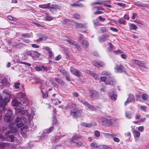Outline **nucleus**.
Returning <instances> with one entry per match:
<instances>
[{
	"instance_id": "f257e3e1",
	"label": "nucleus",
	"mask_w": 149,
	"mask_h": 149,
	"mask_svg": "<svg viewBox=\"0 0 149 149\" xmlns=\"http://www.w3.org/2000/svg\"><path fill=\"white\" fill-rule=\"evenodd\" d=\"M26 111V112H25L24 111L20 108H17L16 110L15 113L17 116V117L15 119V123L11 125H10L8 127L10 129L8 132H5L6 136L10 133L16 132L17 130V129L16 127L18 128L20 127L27 121L26 118L24 116H22L20 118L18 116L26 113L27 116L28 121H30L33 119L34 114V110L31 108H28Z\"/></svg>"
},
{
	"instance_id": "f03ea898",
	"label": "nucleus",
	"mask_w": 149,
	"mask_h": 149,
	"mask_svg": "<svg viewBox=\"0 0 149 149\" xmlns=\"http://www.w3.org/2000/svg\"><path fill=\"white\" fill-rule=\"evenodd\" d=\"M99 121H101L102 125L106 126H109L114 123L115 120L109 117L99 116L98 117Z\"/></svg>"
},
{
	"instance_id": "7ed1b4c3",
	"label": "nucleus",
	"mask_w": 149,
	"mask_h": 149,
	"mask_svg": "<svg viewBox=\"0 0 149 149\" xmlns=\"http://www.w3.org/2000/svg\"><path fill=\"white\" fill-rule=\"evenodd\" d=\"M17 96L21 100L22 104L25 105L27 106L29 103V100L27 98L26 95L25 93L19 92L17 94Z\"/></svg>"
},
{
	"instance_id": "20e7f679",
	"label": "nucleus",
	"mask_w": 149,
	"mask_h": 149,
	"mask_svg": "<svg viewBox=\"0 0 149 149\" xmlns=\"http://www.w3.org/2000/svg\"><path fill=\"white\" fill-rule=\"evenodd\" d=\"M12 111L9 109H7V112L6 113L4 117V120L5 121L7 122H11L15 118L12 116Z\"/></svg>"
},
{
	"instance_id": "39448f33",
	"label": "nucleus",
	"mask_w": 149,
	"mask_h": 149,
	"mask_svg": "<svg viewBox=\"0 0 149 149\" xmlns=\"http://www.w3.org/2000/svg\"><path fill=\"white\" fill-rule=\"evenodd\" d=\"M12 105L14 107H19L22 109H24L26 107V106L25 104H22L21 102H18L16 99H14L12 101Z\"/></svg>"
},
{
	"instance_id": "423d86ee",
	"label": "nucleus",
	"mask_w": 149,
	"mask_h": 149,
	"mask_svg": "<svg viewBox=\"0 0 149 149\" xmlns=\"http://www.w3.org/2000/svg\"><path fill=\"white\" fill-rule=\"evenodd\" d=\"M50 11L52 13H54L57 10H61L62 8L60 6L57 4L52 5L49 8Z\"/></svg>"
},
{
	"instance_id": "0eeeda50",
	"label": "nucleus",
	"mask_w": 149,
	"mask_h": 149,
	"mask_svg": "<svg viewBox=\"0 0 149 149\" xmlns=\"http://www.w3.org/2000/svg\"><path fill=\"white\" fill-rule=\"evenodd\" d=\"M9 99L7 97L3 98L0 95V107L2 106H6L7 104L9 102Z\"/></svg>"
},
{
	"instance_id": "6e6552de",
	"label": "nucleus",
	"mask_w": 149,
	"mask_h": 149,
	"mask_svg": "<svg viewBox=\"0 0 149 149\" xmlns=\"http://www.w3.org/2000/svg\"><path fill=\"white\" fill-rule=\"evenodd\" d=\"M90 92V97L92 100L97 99L99 97V95L97 92L95 91H91Z\"/></svg>"
},
{
	"instance_id": "1a4fd4ad",
	"label": "nucleus",
	"mask_w": 149,
	"mask_h": 149,
	"mask_svg": "<svg viewBox=\"0 0 149 149\" xmlns=\"http://www.w3.org/2000/svg\"><path fill=\"white\" fill-rule=\"evenodd\" d=\"M115 71L116 72L119 73L124 71V69L121 65H117L114 68Z\"/></svg>"
},
{
	"instance_id": "9d476101",
	"label": "nucleus",
	"mask_w": 149,
	"mask_h": 149,
	"mask_svg": "<svg viewBox=\"0 0 149 149\" xmlns=\"http://www.w3.org/2000/svg\"><path fill=\"white\" fill-rule=\"evenodd\" d=\"M132 62L138 65L146 67V63L143 61H140L138 60L133 59L132 61Z\"/></svg>"
},
{
	"instance_id": "9b49d317",
	"label": "nucleus",
	"mask_w": 149,
	"mask_h": 149,
	"mask_svg": "<svg viewBox=\"0 0 149 149\" xmlns=\"http://www.w3.org/2000/svg\"><path fill=\"white\" fill-rule=\"evenodd\" d=\"M65 109H70L71 112L76 109V106L75 104L70 103L65 107Z\"/></svg>"
},
{
	"instance_id": "f8f14e48",
	"label": "nucleus",
	"mask_w": 149,
	"mask_h": 149,
	"mask_svg": "<svg viewBox=\"0 0 149 149\" xmlns=\"http://www.w3.org/2000/svg\"><path fill=\"white\" fill-rule=\"evenodd\" d=\"M64 38H64V40H66L67 42H69L71 44H72L73 45H75V47L77 49L79 48V45L77 44L75 41L72 40L71 39L67 38V37H66L65 36L64 37Z\"/></svg>"
},
{
	"instance_id": "ddd939ff",
	"label": "nucleus",
	"mask_w": 149,
	"mask_h": 149,
	"mask_svg": "<svg viewBox=\"0 0 149 149\" xmlns=\"http://www.w3.org/2000/svg\"><path fill=\"white\" fill-rule=\"evenodd\" d=\"M81 125L82 126L86 127H95L96 126V124L95 122H92L90 123H81Z\"/></svg>"
},
{
	"instance_id": "4468645a",
	"label": "nucleus",
	"mask_w": 149,
	"mask_h": 149,
	"mask_svg": "<svg viewBox=\"0 0 149 149\" xmlns=\"http://www.w3.org/2000/svg\"><path fill=\"white\" fill-rule=\"evenodd\" d=\"M70 114L73 117L76 118L80 116L81 115V112L78 110H76L72 112L71 111L70 113Z\"/></svg>"
},
{
	"instance_id": "2eb2a0df",
	"label": "nucleus",
	"mask_w": 149,
	"mask_h": 149,
	"mask_svg": "<svg viewBox=\"0 0 149 149\" xmlns=\"http://www.w3.org/2000/svg\"><path fill=\"white\" fill-rule=\"evenodd\" d=\"M114 89L111 90L108 92V93L109 95L110 96V97L111 99L114 100H116V95L113 94L112 95H111L112 93H114Z\"/></svg>"
},
{
	"instance_id": "dca6fc26",
	"label": "nucleus",
	"mask_w": 149,
	"mask_h": 149,
	"mask_svg": "<svg viewBox=\"0 0 149 149\" xmlns=\"http://www.w3.org/2000/svg\"><path fill=\"white\" fill-rule=\"evenodd\" d=\"M93 64L94 66L97 67H102L104 65V63L101 62H97L96 61H94L93 62Z\"/></svg>"
},
{
	"instance_id": "f3484780",
	"label": "nucleus",
	"mask_w": 149,
	"mask_h": 149,
	"mask_svg": "<svg viewBox=\"0 0 149 149\" xmlns=\"http://www.w3.org/2000/svg\"><path fill=\"white\" fill-rule=\"evenodd\" d=\"M109 37L108 35H103L98 38V40L100 42H103L105 41Z\"/></svg>"
},
{
	"instance_id": "a211bd4d",
	"label": "nucleus",
	"mask_w": 149,
	"mask_h": 149,
	"mask_svg": "<svg viewBox=\"0 0 149 149\" xmlns=\"http://www.w3.org/2000/svg\"><path fill=\"white\" fill-rule=\"evenodd\" d=\"M1 84V86L3 87L8 86L10 84L7 81V79L5 78L3 79L0 81Z\"/></svg>"
},
{
	"instance_id": "6ab92c4d",
	"label": "nucleus",
	"mask_w": 149,
	"mask_h": 149,
	"mask_svg": "<svg viewBox=\"0 0 149 149\" xmlns=\"http://www.w3.org/2000/svg\"><path fill=\"white\" fill-rule=\"evenodd\" d=\"M87 73L91 74L92 76L93 77L94 79L96 80H99V77L98 75L95 73H93L92 72L88 70L86 72Z\"/></svg>"
},
{
	"instance_id": "aec40b11",
	"label": "nucleus",
	"mask_w": 149,
	"mask_h": 149,
	"mask_svg": "<svg viewBox=\"0 0 149 149\" xmlns=\"http://www.w3.org/2000/svg\"><path fill=\"white\" fill-rule=\"evenodd\" d=\"M129 25L130 30H134L138 29L137 26L134 24L129 23Z\"/></svg>"
},
{
	"instance_id": "412c9836",
	"label": "nucleus",
	"mask_w": 149,
	"mask_h": 149,
	"mask_svg": "<svg viewBox=\"0 0 149 149\" xmlns=\"http://www.w3.org/2000/svg\"><path fill=\"white\" fill-rule=\"evenodd\" d=\"M6 138L7 140L8 141L10 142H13L14 141L15 137L13 135L11 134L8 135L7 136Z\"/></svg>"
},
{
	"instance_id": "4be33fe9",
	"label": "nucleus",
	"mask_w": 149,
	"mask_h": 149,
	"mask_svg": "<svg viewBox=\"0 0 149 149\" xmlns=\"http://www.w3.org/2000/svg\"><path fill=\"white\" fill-rule=\"evenodd\" d=\"M134 4L137 6L143 7H146L147 6L146 4L141 2H135Z\"/></svg>"
},
{
	"instance_id": "5701e85b",
	"label": "nucleus",
	"mask_w": 149,
	"mask_h": 149,
	"mask_svg": "<svg viewBox=\"0 0 149 149\" xmlns=\"http://www.w3.org/2000/svg\"><path fill=\"white\" fill-rule=\"evenodd\" d=\"M80 138V136L78 135H74L71 140V142L75 143V140Z\"/></svg>"
},
{
	"instance_id": "b1692460",
	"label": "nucleus",
	"mask_w": 149,
	"mask_h": 149,
	"mask_svg": "<svg viewBox=\"0 0 149 149\" xmlns=\"http://www.w3.org/2000/svg\"><path fill=\"white\" fill-rule=\"evenodd\" d=\"M45 49L48 51L49 56L51 57L52 56L53 54L52 52L51 51V49L49 47H45Z\"/></svg>"
},
{
	"instance_id": "393cba45",
	"label": "nucleus",
	"mask_w": 149,
	"mask_h": 149,
	"mask_svg": "<svg viewBox=\"0 0 149 149\" xmlns=\"http://www.w3.org/2000/svg\"><path fill=\"white\" fill-rule=\"evenodd\" d=\"M105 1H102V0H98L96 1L95 2L93 3H91V5H101V4H103L104 3V2H105Z\"/></svg>"
},
{
	"instance_id": "a878e982",
	"label": "nucleus",
	"mask_w": 149,
	"mask_h": 149,
	"mask_svg": "<svg viewBox=\"0 0 149 149\" xmlns=\"http://www.w3.org/2000/svg\"><path fill=\"white\" fill-rule=\"evenodd\" d=\"M86 107L88 108L89 109L91 110L92 111H95L96 110V109L95 107H93L92 105H91L88 103Z\"/></svg>"
},
{
	"instance_id": "bb28decb",
	"label": "nucleus",
	"mask_w": 149,
	"mask_h": 149,
	"mask_svg": "<svg viewBox=\"0 0 149 149\" xmlns=\"http://www.w3.org/2000/svg\"><path fill=\"white\" fill-rule=\"evenodd\" d=\"M133 134L134 137H139L140 135V133L137 130H134L133 132Z\"/></svg>"
},
{
	"instance_id": "cd10ccee",
	"label": "nucleus",
	"mask_w": 149,
	"mask_h": 149,
	"mask_svg": "<svg viewBox=\"0 0 149 149\" xmlns=\"http://www.w3.org/2000/svg\"><path fill=\"white\" fill-rule=\"evenodd\" d=\"M135 100L134 97L133 95H129V97L128 98L127 100L126 101V103L127 102V101L132 102L133 101H134Z\"/></svg>"
},
{
	"instance_id": "c85d7f7f",
	"label": "nucleus",
	"mask_w": 149,
	"mask_h": 149,
	"mask_svg": "<svg viewBox=\"0 0 149 149\" xmlns=\"http://www.w3.org/2000/svg\"><path fill=\"white\" fill-rule=\"evenodd\" d=\"M55 79L56 81L58 83L61 85H64L65 84V82H64L62 79L58 77H56L55 78Z\"/></svg>"
},
{
	"instance_id": "c756f323",
	"label": "nucleus",
	"mask_w": 149,
	"mask_h": 149,
	"mask_svg": "<svg viewBox=\"0 0 149 149\" xmlns=\"http://www.w3.org/2000/svg\"><path fill=\"white\" fill-rule=\"evenodd\" d=\"M76 26L77 27H79L80 28H85L87 27L86 24L79 23H76Z\"/></svg>"
},
{
	"instance_id": "7c9ffc66",
	"label": "nucleus",
	"mask_w": 149,
	"mask_h": 149,
	"mask_svg": "<svg viewBox=\"0 0 149 149\" xmlns=\"http://www.w3.org/2000/svg\"><path fill=\"white\" fill-rule=\"evenodd\" d=\"M110 81H107L106 83V84H109L111 85H113L115 83V81L112 79L110 77Z\"/></svg>"
},
{
	"instance_id": "2f4dec72",
	"label": "nucleus",
	"mask_w": 149,
	"mask_h": 149,
	"mask_svg": "<svg viewBox=\"0 0 149 149\" xmlns=\"http://www.w3.org/2000/svg\"><path fill=\"white\" fill-rule=\"evenodd\" d=\"M26 128L21 129V134L22 135V136H23V137L24 138H26V133L24 132H25L26 133Z\"/></svg>"
},
{
	"instance_id": "473e14b6",
	"label": "nucleus",
	"mask_w": 149,
	"mask_h": 149,
	"mask_svg": "<svg viewBox=\"0 0 149 149\" xmlns=\"http://www.w3.org/2000/svg\"><path fill=\"white\" fill-rule=\"evenodd\" d=\"M47 38V37L45 36L42 35L41 38H40L39 39H38L37 40V41L38 42H41L43 41H45L46 40Z\"/></svg>"
},
{
	"instance_id": "72a5a7b5",
	"label": "nucleus",
	"mask_w": 149,
	"mask_h": 149,
	"mask_svg": "<svg viewBox=\"0 0 149 149\" xmlns=\"http://www.w3.org/2000/svg\"><path fill=\"white\" fill-rule=\"evenodd\" d=\"M40 89L41 90V92L42 94L43 98H46L47 97L48 95L47 93H44L43 92V91H42V89L44 88L43 87H42V86L41 85L40 87Z\"/></svg>"
},
{
	"instance_id": "f704fd0d",
	"label": "nucleus",
	"mask_w": 149,
	"mask_h": 149,
	"mask_svg": "<svg viewBox=\"0 0 149 149\" xmlns=\"http://www.w3.org/2000/svg\"><path fill=\"white\" fill-rule=\"evenodd\" d=\"M104 136L107 138H111L115 136L113 134H110L109 133H104Z\"/></svg>"
},
{
	"instance_id": "c9c22d12",
	"label": "nucleus",
	"mask_w": 149,
	"mask_h": 149,
	"mask_svg": "<svg viewBox=\"0 0 149 149\" xmlns=\"http://www.w3.org/2000/svg\"><path fill=\"white\" fill-rule=\"evenodd\" d=\"M81 44L84 47H87L89 45L88 42L86 40H83L81 42Z\"/></svg>"
},
{
	"instance_id": "e433bc0d",
	"label": "nucleus",
	"mask_w": 149,
	"mask_h": 149,
	"mask_svg": "<svg viewBox=\"0 0 149 149\" xmlns=\"http://www.w3.org/2000/svg\"><path fill=\"white\" fill-rule=\"evenodd\" d=\"M40 79L38 78H36L35 79H33L32 80V82L34 84H36L40 81Z\"/></svg>"
},
{
	"instance_id": "4c0bfd02",
	"label": "nucleus",
	"mask_w": 149,
	"mask_h": 149,
	"mask_svg": "<svg viewBox=\"0 0 149 149\" xmlns=\"http://www.w3.org/2000/svg\"><path fill=\"white\" fill-rule=\"evenodd\" d=\"M46 17L45 19L46 20L50 21L53 19V18L48 14L46 13Z\"/></svg>"
},
{
	"instance_id": "58836bf2",
	"label": "nucleus",
	"mask_w": 149,
	"mask_h": 149,
	"mask_svg": "<svg viewBox=\"0 0 149 149\" xmlns=\"http://www.w3.org/2000/svg\"><path fill=\"white\" fill-rule=\"evenodd\" d=\"M102 75H106L108 77H109L110 76V73L107 71H104L102 72Z\"/></svg>"
},
{
	"instance_id": "ea45409f",
	"label": "nucleus",
	"mask_w": 149,
	"mask_h": 149,
	"mask_svg": "<svg viewBox=\"0 0 149 149\" xmlns=\"http://www.w3.org/2000/svg\"><path fill=\"white\" fill-rule=\"evenodd\" d=\"M126 21L123 18H121L118 20V22L120 24H125Z\"/></svg>"
},
{
	"instance_id": "a19ab883",
	"label": "nucleus",
	"mask_w": 149,
	"mask_h": 149,
	"mask_svg": "<svg viewBox=\"0 0 149 149\" xmlns=\"http://www.w3.org/2000/svg\"><path fill=\"white\" fill-rule=\"evenodd\" d=\"M141 97L143 100H146L148 99V96L146 94H143L142 95Z\"/></svg>"
},
{
	"instance_id": "79ce46f5",
	"label": "nucleus",
	"mask_w": 149,
	"mask_h": 149,
	"mask_svg": "<svg viewBox=\"0 0 149 149\" xmlns=\"http://www.w3.org/2000/svg\"><path fill=\"white\" fill-rule=\"evenodd\" d=\"M53 129V127H51L49 128L46 130L45 131V132L46 133H49L51 132Z\"/></svg>"
},
{
	"instance_id": "37998d69",
	"label": "nucleus",
	"mask_w": 149,
	"mask_h": 149,
	"mask_svg": "<svg viewBox=\"0 0 149 149\" xmlns=\"http://www.w3.org/2000/svg\"><path fill=\"white\" fill-rule=\"evenodd\" d=\"M77 69L73 67H71L70 68V70L72 73L74 74V73L76 72V71H77Z\"/></svg>"
},
{
	"instance_id": "c03bdc74",
	"label": "nucleus",
	"mask_w": 149,
	"mask_h": 149,
	"mask_svg": "<svg viewBox=\"0 0 149 149\" xmlns=\"http://www.w3.org/2000/svg\"><path fill=\"white\" fill-rule=\"evenodd\" d=\"M125 116L127 118L130 119L132 117L131 113L130 112H126L125 113Z\"/></svg>"
},
{
	"instance_id": "a18cd8bd",
	"label": "nucleus",
	"mask_w": 149,
	"mask_h": 149,
	"mask_svg": "<svg viewBox=\"0 0 149 149\" xmlns=\"http://www.w3.org/2000/svg\"><path fill=\"white\" fill-rule=\"evenodd\" d=\"M59 72L62 74V75H64L65 74H66L67 73L65 70L63 69H61L59 70Z\"/></svg>"
},
{
	"instance_id": "49530a36",
	"label": "nucleus",
	"mask_w": 149,
	"mask_h": 149,
	"mask_svg": "<svg viewBox=\"0 0 149 149\" xmlns=\"http://www.w3.org/2000/svg\"><path fill=\"white\" fill-rule=\"evenodd\" d=\"M147 107L145 106H141L140 107V109L141 110L145 112L146 111V109Z\"/></svg>"
},
{
	"instance_id": "de8ad7c7",
	"label": "nucleus",
	"mask_w": 149,
	"mask_h": 149,
	"mask_svg": "<svg viewBox=\"0 0 149 149\" xmlns=\"http://www.w3.org/2000/svg\"><path fill=\"white\" fill-rule=\"evenodd\" d=\"M74 75L77 77H79L81 76V73L78 70H77Z\"/></svg>"
},
{
	"instance_id": "09e8293b",
	"label": "nucleus",
	"mask_w": 149,
	"mask_h": 149,
	"mask_svg": "<svg viewBox=\"0 0 149 149\" xmlns=\"http://www.w3.org/2000/svg\"><path fill=\"white\" fill-rule=\"evenodd\" d=\"M52 103L54 105H56L58 104L57 102V100H56V99H52Z\"/></svg>"
},
{
	"instance_id": "8fccbe9b",
	"label": "nucleus",
	"mask_w": 149,
	"mask_h": 149,
	"mask_svg": "<svg viewBox=\"0 0 149 149\" xmlns=\"http://www.w3.org/2000/svg\"><path fill=\"white\" fill-rule=\"evenodd\" d=\"M7 145V144L3 142L0 143V148H3Z\"/></svg>"
},
{
	"instance_id": "3c124183",
	"label": "nucleus",
	"mask_w": 149,
	"mask_h": 149,
	"mask_svg": "<svg viewBox=\"0 0 149 149\" xmlns=\"http://www.w3.org/2000/svg\"><path fill=\"white\" fill-rule=\"evenodd\" d=\"M22 36L24 37L29 38L31 37L29 33L22 34Z\"/></svg>"
},
{
	"instance_id": "603ef678",
	"label": "nucleus",
	"mask_w": 149,
	"mask_h": 149,
	"mask_svg": "<svg viewBox=\"0 0 149 149\" xmlns=\"http://www.w3.org/2000/svg\"><path fill=\"white\" fill-rule=\"evenodd\" d=\"M39 7L40 8H47L48 7L47 5L44 4V5H39Z\"/></svg>"
},
{
	"instance_id": "864d4df0",
	"label": "nucleus",
	"mask_w": 149,
	"mask_h": 149,
	"mask_svg": "<svg viewBox=\"0 0 149 149\" xmlns=\"http://www.w3.org/2000/svg\"><path fill=\"white\" fill-rule=\"evenodd\" d=\"M73 17L75 19H79L80 18V16L78 14H74L73 15Z\"/></svg>"
},
{
	"instance_id": "5fc2aeb1",
	"label": "nucleus",
	"mask_w": 149,
	"mask_h": 149,
	"mask_svg": "<svg viewBox=\"0 0 149 149\" xmlns=\"http://www.w3.org/2000/svg\"><path fill=\"white\" fill-rule=\"evenodd\" d=\"M109 47L108 48V49L109 51H111L112 50V45L111 43H109Z\"/></svg>"
},
{
	"instance_id": "6e6d98bb",
	"label": "nucleus",
	"mask_w": 149,
	"mask_h": 149,
	"mask_svg": "<svg viewBox=\"0 0 149 149\" xmlns=\"http://www.w3.org/2000/svg\"><path fill=\"white\" fill-rule=\"evenodd\" d=\"M134 22L136 23L139 24L141 25H143V23L139 20H135L134 21Z\"/></svg>"
},
{
	"instance_id": "4d7b16f0",
	"label": "nucleus",
	"mask_w": 149,
	"mask_h": 149,
	"mask_svg": "<svg viewBox=\"0 0 149 149\" xmlns=\"http://www.w3.org/2000/svg\"><path fill=\"white\" fill-rule=\"evenodd\" d=\"M144 128L142 126L139 127L138 128V130L141 132H143L144 131Z\"/></svg>"
},
{
	"instance_id": "13d9d810",
	"label": "nucleus",
	"mask_w": 149,
	"mask_h": 149,
	"mask_svg": "<svg viewBox=\"0 0 149 149\" xmlns=\"http://www.w3.org/2000/svg\"><path fill=\"white\" fill-rule=\"evenodd\" d=\"M65 78L68 81H70V75L68 74L67 73L65 76Z\"/></svg>"
},
{
	"instance_id": "bf43d9fd",
	"label": "nucleus",
	"mask_w": 149,
	"mask_h": 149,
	"mask_svg": "<svg viewBox=\"0 0 149 149\" xmlns=\"http://www.w3.org/2000/svg\"><path fill=\"white\" fill-rule=\"evenodd\" d=\"M107 78V77L106 76L101 77L100 78V80L102 81H105Z\"/></svg>"
},
{
	"instance_id": "052dcab7",
	"label": "nucleus",
	"mask_w": 149,
	"mask_h": 149,
	"mask_svg": "<svg viewBox=\"0 0 149 149\" xmlns=\"http://www.w3.org/2000/svg\"><path fill=\"white\" fill-rule=\"evenodd\" d=\"M20 83H16L15 84L14 87L17 89H18L19 88Z\"/></svg>"
},
{
	"instance_id": "680f3d73",
	"label": "nucleus",
	"mask_w": 149,
	"mask_h": 149,
	"mask_svg": "<svg viewBox=\"0 0 149 149\" xmlns=\"http://www.w3.org/2000/svg\"><path fill=\"white\" fill-rule=\"evenodd\" d=\"M57 119L54 116L53 117V124H55L57 122Z\"/></svg>"
},
{
	"instance_id": "e2e57ef3",
	"label": "nucleus",
	"mask_w": 149,
	"mask_h": 149,
	"mask_svg": "<svg viewBox=\"0 0 149 149\" xmlns=\"http://www.w3.org/2000/svg\"><path fill=\"white\" fill-rule=\"evenodd\" d=\"M117 5L123 7H124L125 6V3H118L117 4Z\"/></svg>"
},
{
	"instance_id": "0e129e2a",
	"label": "nucleus",
	"mask_w": 149,
	"mask_h": 149,
	"mask_svg": "<svg viewBox=\"0 0 149 149\" xmlns=\"http://www.w3.org/2000/svg\"><path fill=\"white\" fill-rule=\"evenodd\" d=\"M95 135L97 137H98L100 136V133L99 132L96 131L95 132Z\"/></svg>"
},
{
	"instance_id": "69168bd1",
	"label": "nucleus",
	"mask_w": 149,
	"mask_h": 149,
	"mask_svg": "<svg viewBox=\"0 0 149 149\" xmlns=\"http://www.w3.org/2000/svg\"><path fill=\"white\" fill-rule=\"evenodd\" d=\"M91 147H93L94 148H97V145L95 143H93L91 144Z\"/></svg>"
},
{
	"instance_id": "338daca9",
	"label": "nucleus",
	"mask_w": 149,
	"mask_h": 149,
	"mask_svg": "<svg viewBox=\"0 0 149 149\" xmlns=\"http://www.w3.org/2000/svg\"><path fill=\"white\" fill-rule=\"evenodd\" d=\"M110 29L112 31L114 32H117L118 31V29L116 28H113V27H111L110 28Z\"/></svg>"
},
{
	"instance_id": "774afa93",
	"label": "nucleus",
	"mask_w": 149,
	"mask_h": 149,
	"mask_svg": "<svg viewBox=\"0 0 149 149\" xmlns=\"http://www.w3.org/2000/svg\"><path fill=\"white\" fill-rule=\"evenodd\" d=\"M102 149H113L110 147H108L105 146H102Z\"/></svg>"
}]
</instances>
